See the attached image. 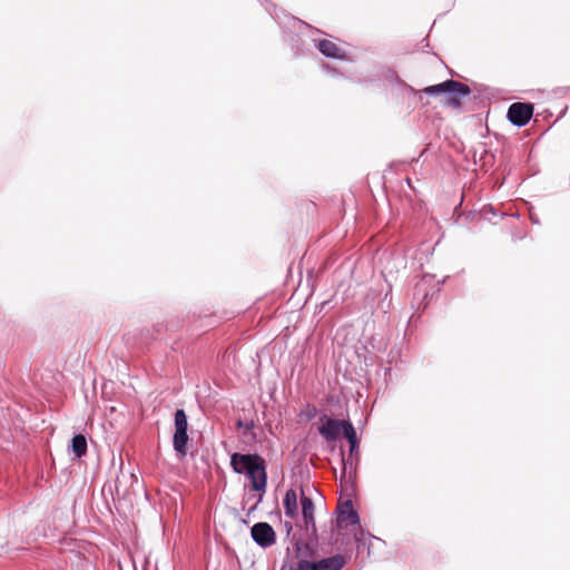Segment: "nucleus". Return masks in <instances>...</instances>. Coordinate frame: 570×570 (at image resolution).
<instances>
[{
	"instance_id": "1",
	"label": "nucleus",
	"mask_w": 570,
	"mask_h": 570,
	"mask_svg": "<svg viewBox=\"0 0 570 570\" xmlns=\"http://www.w3.org/2000/svg\"><path fill=\"white\" fill-rule=\"evenodd\" d=\"M230 465L236 473H245L248 476L255 491L265 490V462L259 455L234 453L230 456Z\"/></svg>"
},
{
	"instance_id": "13",
	"label": "nucleus",
	"mask_w": 570,
	"mask_h": 570,
	"mask_svg": "<svg viewBox=\"0 0 570 570\" xmlns=\"http://www.w3.org/2000/svg\"><path fill=\"white\" fill-rule=\"evenodd\" d=\"M345 438L347 439V441L351 445V449H350L351 454H353L357 446L356 432H355L353 425H347V434L345 435Z\"/></svg>"
},
{
	"instance_id": "4",
	"label": "nucleus",
	"mask_w": 570,
	"mask_h": 570,
	"mask_svg": "<svg viewBox=\"0 0 570 570\" xmlns=\"http://www.w3.org/2000/svg\"><path fill=\"white\" fill-rule=\"evenodd\" d=\"M347 425H352L347 421L324 417V423L318 428L320 434L327 441H335L341 434H347Z\"/></svg>"
},
{
	"instance_id": "14",
	"label": "nucleus",
	"mask_w": 570,
	"mask_h": 570,
	"mask_svg": "<svg viewBox=\"0 0 570 570\" xmlns=\"http://www.w3.org/2000/svg\"><path fill=\"white\" fill-rule=\"evenodd\" d=\"M297 570H318L317 562L301 560L297 564Z\"/></svg>"
},
{
	"instance_id": "2",
	"label": "nucleus",
	"mask_w": 570,
	"mask_h": 570,
	"mask_svg": "<svg viewBox=\"0 0 570 570\" xmlns=\"http://www.w3.org/2000/svg\"><path fill=\"white\" fill-rule=\"evenodd\" d=\"M422 92L431 96H442L445 106L459 108L462 99L470 96V88L455 80H446L444 82L425 87Z\"/></svg>"
},
{
	"instance_id": "10",
	"label": "nucleus",
	"mask_w": 570,
	"mask_h": 570,
	"mask_svg": "<svg viewBox=\"0 0 570 570\" xmlns=\"http://www.w3.org/2000/svg\"><path fill=\"white\" fill-rule=\"evenodd\" d=\"M302 503V513L306 524V528L309 525L315 527L314 521V503L311 498L303 495L301 499Z\"/></svg>"
},
{
	"instance_id": "5",
	"label": "nucleus",
	"mask_w": 570,
	"mask_h": 570,
	"mask_svg": "<svg viewBox=\"0 0 570 570\" xmlns=\"http://www.w3.org/2000/svg\"><path fill=\"white\" fill-rule=\"evenodd\" d=\"M533 108L529 104L514 102L508 109V119L515 126H524L532 117Z\"/></svg>"
},
{
	"instance_id": "9",
	"label": "nucleus",
	"mask_w": 570,
	"mask_h": 570,
	"mask_svg": "<svg viewBox=\"0 0 570 570\" xmlns=\"http://www.w3.org/2000/svg\"><path fill=\"white\" fill-rule=\"evenodd\" d=\"M320 51L331 58L344 59V51L330 40H321L317 45Z\"/></svg>"
},
{
	"instance_id": "7",
	"label": "nucleus",
	"mask_w": 570,
	"mask_h": 570,
	"mask_svg": "<svg viewBox=\"0 0 570 570\" xmlns=\"http://www.w3.org/2000/svg\"><path fill=\"white\" fill-rule=\"evenodd\" d=\"M352 523L355 524L358 522V515L353 509V505L350 501L345 502L338 508L337 513V523L341 525L343 523Z\"/></svg>"
},
{
	"instance_id": "12",
	"label": "nucleus",
	"mask_w": 570,
	"mask_h": 570,
	"mask_svg": "<svg viewBox=\"0 0 570 570\" xmlns=\"http://www.w3.org/2000/svg\"><path fill=\"white\" fill-rule=\"evenodd\" d=\"M71 450L76 458H81L87 452V440L82 434H77L71 440Z\"/></svg>"
},
{
	"instance_id": "8",
	"label": "nucleus",
	"mask_w": 570,
	"mask_h": 570,
	"mask_svg": "<svg viewBox=\"0 0 570 570\" xmlns=\"http://www.w3.org/2000/svg\"><path fill=\"white\" fill-rule=\"evenodd\" d=\"M284 510L285 515L295 519L298 515V507H297V494L293 489L286 491L284 497Z\"/></svg>"
},
{
	"instance_id": "3",
	"label": "nucleus",
	"mask_w": 570,
	"mask_h": 570,
	"mask_svg": "<svg viewBox=\"0 0 570 570\" xmlns=\"http://www.w3.org/2000/svg\"><path fill=\"white\" fill-rule=\"evenodd\" d=\"M187 415L184 410H177L175 413V433L173 438V445L177 454L183 458L187 454Z\"/></svg>"
},
{
	"instance_id": "11",
	"label": "nucleus",
	"mask_w": 570,
	"mask_h": 570,
	"mask_svg": "<svg viewBox=\"0 0 570 570\" xmlns=\"http://www.w3.org/2000/svg\"><path fill=\"white\" fill-rule=\"evenodd\" d=\"M344 566L342 556H333L317 562L318 570H341Z\"/></svg>"
},
{
	"instance_id": "6",
	"label": "nucleus",
	"mask_w": 570,
	"mask_h": 570,
	"mask_svg": "<svg viewBox=\"0 0 570 570\" xmlns=\"http://www.w3.org/2000/svg\"><path fill=\"white\" fill-rule=\"evenodd\" d=\"M250 532L253 540L261 547H269L275 542V531L268 523H256Z\"/></svg>"
}]
</instances>
